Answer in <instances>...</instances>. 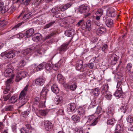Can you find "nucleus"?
Listing matches in <instances>:
<instances>
[{
	"mask_svg": "<svg viewBox=\"0 0 133 133\" xmlns=\"http://www.w3.org/2000/svg\"><path fill=\"white\" fill-rule=\"evenodd\" d=\"M28 86V85H27L19 95L18 99L19 105V108L25 104L27 101L28 98L26 94Z\"/></svg>",
	"mask_w": 133,
	"mask_h": 133,
	"instance_id": "f257e3e1",
	"label": "nucleus"
},
{
	"mask_svg": "<svg viewBox=\"0 0 133 133\" xmlns=\"http://www.w3.org/2000/svg\"><path fill=\"white\" fill-rule=\"evenodd\" d=\"M103 115L101 114L99 116H97L95 115H92L89 116L87 122L90 123V126H94L96 125L97 123L98 120V119L99 118L103 116Z\"/></svg>",
	"mask_w": 133,
	"mask_h": 133,
	"instance_id": "f03ea898",
	"label": "nucleus"
},
{
	"mask_svg": "<svg viewBox=\"0 0 133 133\" xmlns=\"http://www.w3.org/2000/svg\"><path fill=\"white\" fill-rule=\"evenodd\" d=\"M4 75L6 77H11L10 79H11V81L15 75L13 73V70L12 69L10 68H8L5 70L4 72Z\"/></svg>",
	"mask_w": 133,
	"mask_h": 133,
	"instance_id": "7ed1b4c3",
	"label": "nucleus"
},
{
	"mask_svg": "<svg viewBox=\"0 0 133 133\" xmlns=\"http://www.w3.org/2000/svg\"><path fill=\"white\" fill-rule=\"evenodd\" d=\"M27 75L28 73L25 71H22L18 72L16 76V81L19 82L22 78L25 77Z\"/></svg>",
	"mask_w": 133,
	"mask_h": 133,
	"instance_id": "20e7f679",
	"label": "nucleus"
},
{
	"mask_svg": "<svg viewBox=\"0 0 133 133\" xmlns=\"http://www.w3.org/2000/svg\"><path fill=\"white\" fill-rule=\"evenodd\" d=\"M44 123L45 129L47 131H50L52 129L53 124L51 122L48 121H44Z\"/></svg>",
	"mask_w": 133,
	"mask_h": 133,
	"instance_id": "39448f33",
	"label": "nucleus"
},
{
	"mask_svg": "<svg viewBox=\"0 0 133 133\" xmlns=\"http://www.w3.org/2000/svg\"><path fill=\"white\" fill-rule=\"evenodd\" d=\"M69 44V43L68 42L64 43L61 45L57 49V51L59 53L61 54L62 53L68 49V46Z\"/></svg>",
	"mask_w": 133,
	"mask_h": 133,
	"instance_id": "423d86ee",
	"label": "nucleus"
},
{
	"mask_svg": "<svg viewBox=\"0 0 133 133\" xmlns=\"http://www.w3.org/2000/svg\"><path fill=\"white\" fill-rule=\"evenodd\" d=\"M1 56H5L8 58H11L14 57L15 55L13 51H11L8 52L2 53L1 54Z\"/></svg>",
	"mask_w": 133,
	"mask_h": 133,
	"instance_id": "0eeeda50",
	"label": "nucleus"
},
{
	"mask_svg": "<svg viewBox=\"0 0 133 133\" xmlns=\"http://www.w3.org/2000/svg\"><path fill=\"white\" fill-rule=\"evenodd\" d=\"M45 81V78L43 77H40L35 80V84L37 86H42Z\"/></svg>",
	"mask_w": 133,
	"mask_h": 133,
	"instance_id": "6e6552de",
	"label": "nucleus"
},
{
	"mask_svg": "<svg viewBox=\"0 0 133 133\" xmlns=\"http://www.w3.org/2000/svg\"><path fill=\"white\" fill-rule=\"evenodd\" d=\"M107 11V14L108 16L114 17L116 15L115 13V10L112 7L108 9Z\"/></svg>",
	"mask_w": 133,
	"mask_h": 133,
	"instance_id": "1a4fd4ad",
	"label": "nucleus"
},
{
	"mask_svg": "<svg viewBox=\"0 0 133 133\" xmlns=\"http://www.w3.org/2000/svg\"><path fill=\"white\" fill-rule=\"evenodd\" d=\"M103 20H106L105 23L106 25L109 27H111L113 25V22L112 19H106V17L103 18Z\"/></svg>",
	"mask_w": 133,
	"mask_h": 133,
	"instance_id": "9d476101",
	"label": "nucleus"
},
{
	"mask_svg": "<svg viewBox=\"0 0 133 133\" xmlns=\"http://www.w3.org/2000/svg\"><path fill=\"white\" fill-rule=\"evenodd\" d=\"M42 37L41 34L39 33H36L32 36V39L34 41L38 42L41 39Z\"/></svg>",
	"mask_w": 133,
	"mask_h": 133,
	"instance_id": "9b49d317",
	"label": "nucleus"
},
{
	"mask_svg": "<svg viewBox=\"0 0 133 133\" xmlns=\"http://www.w3.org/2000/svg\"><path fill=\"white\" fill-rule=\"evenodd\" d=\"M34 32V29L31 28L26 31L25 33V38H28L31 37Z\"/></svg>",
	"mask_w": 133,
	"mask_h": 133,
	"instance_id": "f8f14e48",
	"label": "nucleus"
},
{
	"mask_svg": "<svg viewBox=\"0 0 133 133\" xmlns=\"http://www.w3.org/2000/svg\"><path fill=\"white\" fill-rule=\"evenodd\" d=\"M11 82V79H9L7 80L6 83V89L3 91V93L4 94H6L10 90V84Z\"/></svg>",
	"mask_w": 133,
	"mask_h": 133,
	"instance_id": "ddd939ff",
	"label": "nucleus"
},
{
	"mask_svg": "<svg viewBox=\"0 0 133 133\" xmlns=\"http://www.w3.org/2000/svg\"><path fill=\"white\" fill-rule=\"evenodd\" d=\"M118 60V58L115 55H113L110 56L109 62L112 65L116 64Z\"/></svg>",
	"mask_w": 133,
	"mask_h": 133,
	"instance_id": "4468645a",
	"label": "nucleus"
},
{
	"mask_svg": "<svg viewBox=\"0 0 133 133\" xmlns=\"http://www.w3.org/2000/svg\"><path fill=\"white\" fill-rule=\"evenodd\" d=\"M72 5L71 3H68L65 5H61L60 6V11H64L70 8Z\"/></svg>",
	"mask_w": 133,
	"mask_h": 133,
	"instance_id": "2eb2a0df",
	"label": "nucleus"
},
{
	"mask_svg": "<svg viewBox=\"0 0 133 133\" xmlns=\"http://www.w3.org/2000/svg\"><path fill=\"white\" fill-rule=\"evenodd\" d=\"M109 88V86L107 84H103L101 87V92L103 95L107 93V92H109L108 90Z\"/></svg>",
	"mask_w": 133,
	"mask_h": 133,
	"instance_id": "dca6fc26",
	"label": "nucleus"
},
{
	"mask_svg": "<svg viewBox=\"0 0 133 133\" xmlns=\"http://www.w3.org/2000/svg\"><path fill=\"white\" fill-rule=\"evenodd\" d=\"M46 65V63L43 62L37 66L35 64H33L32 65L35 66H36V70L37 71H41L44 69Z\"/></svg>",
	"mask_w": 133,
	"mask_h": 133,
	"instance_id": "f3484780",
	"label": "nucleus"
},
{
	"mask_svg": "<svg viewBox=\"0 0 133 133\" xmlns=\"http://www.w3.org/2000/svg\"><path fill=\"white\" fill-rule=\"evenodd\" d=\"M8 9L7 6H3V3L2 2H0V12L3 14L8 11Z\"/></svg>",
	"mask_w": 133,
	"mask_h": 133,
	"instance_id": "a211bd4d",
	"label": "nucleus"
},
{
	"mask_svg": "<svg viewBox=\"0 0 133 133\" xmlns=\"http://www.w3.org/2000/svg\"><path fill=\"white\" fill-rule=\"evenodd\" d=\"M64 58L61 59L57 64H55L54 65H53V69L55 70H57L61 65V63H64Z\"/></svg>",
	"mask_w": 133,
	"mask_h": 133,
	"instance_id": "6ab92c4d",
	"label": "nucleus"
},
{
	"mask_svg": "<svg viewBox=\"0 0 133 133\" xmlns=\"http://www.w3.org/2000/svg\"><path fill=\"white\" fill-rule=\"evenodd\" d=\"M102 24H101L100 25H99L101 27L98 29L96 31V33L97 35H100L101 34L104 32L106 31V29L103 27H101Z\"/></svg>",
	"mask_w": 133,
	"mask_h": 133,
	"instance_id": "aec40b11",
	"label": "nucleus"
},
{
	"mask_svg": "<svg viewBox=\"0 0 133 133\" xmlns=\"http://www.w3.org/2000/svg\"><path fill=\"white\" fill-rule=\"evenodd\" d=\"M89 10V8L85 6H84V15L85 18H87L90 15V13L88 12Z\"/></svg>",
	"mask_w": 133,
	"mask_h": 133,
	"instance_id": "412c9836",
	"label": "nucleus"
},
{
	"mask_svg": "<svg viewBox=\"0 0 133 133\" xmlns=\"http://www.w3.org/2000/svg\"><path fill=\"white\" fill-rule=\"evenodd\" d=\"M48 91V90L47 87H44L41 93V96L44 98L46 97L47 93Z\"/></svg>",
	"mask_w": 133,
	"mask_h": 133,
	"instance_id": "4be33fe9",
	"label": "nucleus"
},
{
	"mask_svg": "<svg viewBox=\"0 0 133 133\" xmlns=\"http://www.w3.org/2000/svg\"><path fill=\"white\" fill-rule=\"evenodd\" d=\"M122 91L121 88L117 89V90L116 91L114 94L115 96L118 97H120L122 95Z\"/></svg>",
	"mask_w": 133,
	"mask_h": 133,
	"instance_id": "5701e85b",
	"label": "nucleus"
},
{
	"mask_svg": "<svg viewBox=\"0 0 133 133\" xmlns=\"http://www.w3.org/2000/svg\"><path fill=\"white\" fill-rule=\"evenodd\" d=\"M18 98L16 96L13 95L10 97V98L9 100V104H14L15 103L17 100Z\"/></svg>",
	"mask_w": 133,
	"mask_h": 133,
	"instance_id": "b1692460",
	"label": "nucleus"
},
{
	"mask_svg": "<svg viewBox=\"0 0 133 133\" xmlns=\"http://www.w3.org/2000/svg\"><path fill=\"white\" fill-rule=\"evenodd\" d=\"M51 89L52 91L55 94H57L59 92V90L57 85L55 84H54L51 87Z\"/></svg>",
	"mask_w": 133,
	"mask_h": 133,
	"instance_id": "393cba45",
	"label": "nucleus"
},
{
	"mask_svg": "<svg viewBox=\"0 0 133 133\" xmlns=\"http://www.w3.org/2000/svg\"><path fill=\"white\" fill-rule=\"evenodd\" d=\"M57 79L58 82L60 83L63 84L65 82V79L61 74H58Z\"/></svg>",
	"mask_w": 133,
	"mask_h": 133,
	"instance_id": "a878e982",
	"label": "nucleus"
},
{
	"mask_svg": "<svg viewBox=\"0 0 133 133\" xmlns=\"http://www.w3.org/2000/svg\"><path fill=\"white\" fill-rule=\"evenodd\" d=\"M106 113L108 115L111 114V116H112L114 113V109L110 107H108L106 110Z\"/></svg>",
	"mask_w": 133,
	"mask_h": 133,
	"instance_id": "bb28decb",
	"label": "nucleus"
},
{
	"mask_svg": "<svg viewBox=\"0 0 133 133\" xmlns=\"http://www.w3.org/2000/svg\"><path fill=\"white\" fill-rule=\"evenodd\" d=\"M32 15V13L31 12L25 13L23 17V20H26L31 17Z\"/></svg>",
	"mask_w": 133,
	"mask_h": 133,
	"instance_id": "cd10ccee",
	"label": "nucleus"
},
{
	"mask_svg": "<svg viewBox=\"0 0 133 133\" xmlns=\"http://www.w3.org/2000/svg\"><path fill=\"white\" fill-rule=\"evenodd\" d=\"M81 116H79L78 115H73L72 117V119L75 122H78L80 121L81 118Z\"/></svg>",
	"mask_w": 133,
	"mask_h": 133,
	"instance_id": "c85d7f7f",
	"label": "nucleus"
},
{
	"mask_svg": "<svg viewBox=\"0 0 133 133\" xmlns=\"http://www.w3.org/2000/svg\"><path fill=\"white\" fill-rule=\"evenodd\" d=\"M69 107V109H70L71 111H74L75 110L76 106L75 103H71L68 105Z\"/></svg>",
	"mask_w": 133,
	"mask_h": 133,
	"instance_id": "c756f323",
	"label": "nucleus"
},
{
	"mask_svg": "<svg viewBox=\"0 0 133 133\" xmlns=\"http://www.w3.org/2000/svg\"><path fill=\"white\" fill-rule=\"evenodd\" d=\"M32 50L30 48H28L23 51L22 54L24 56H25L27 55H29L32 52Z\"/></svg>",
	"mask_w": 133,
	"mask_h": 133,
	"instance_id": "7c9ffc66",
	"label": "nucleus"
},
{
	"mask_svg": "<svg viewBox=\"0 0 133 133\" xmlns=\"http://www.w3.org/2000/svg\"><path fill=\"white\" fill-rule=\"evenodd\" d=\"M83 62L81 60H79L78 63H77L76 68L77 70H79L83 67Z\"/></svg>",
	"mask_w": 133,
	"mask_h": 133,
	"instance_id": "2f4dec72",
	"label": "nucleus"
},
{
	"mask_svg": "<svg viewBox=\"0 0 133 133\" xmlns=\"http://www.w3.org/2000/svg\"><path fill=\"white\" fill-rule=\"evenodd\" d=\"M16 36V37L18 38H22L24 36H25V34H24L22 33H20L17 35H14L12 36L10 38V39H13L15 38V36Z\"/></svg>",
	"mask_w": 133,
	"mask_h": 133,
	"instance_id": "473e14b6",
	"label": "nucleus"
},
{
	"mask_svg": "<svg viewBox=\"0 0 133 133\" xmlns=\"http://www.w3.org/2000/svg\"><path fill=\"white\" fill-rule=\"evenodd\" d=\"M93 94L96 96H98L100 93L99 90L98 88H96L92 90Z\"/></svg>",
	"mask_w": 133,
	"mask_h": 133,
	"instance_id": "72a5a7b5",
	"label": "nucleus"
},
{
	"mask_svg": "<svg viewBox=\"0 0 133 133\" xmlns=\"http://www.w3.org/2000/svg\"><path fill=\"white\" fill-rule=\"evenodd\" d=\"M77 112L79 115L82 117L83 116V108L80 107L78 108L77 110Z\"/></svg>",
	"mask_w": 133,
	"mask_h": 133,
	"instance_id": "f704fd0d",
	"label": "nucleus"
},
{
	"mask_svg": "<svg viewBox=\"0 0 133 133\" xmlns=\"http://www.w3.org/2000/svg\"><path fill=\"white\" fill-rule=\"evenodd\" d=\"M91 23L90 21V20H88L86 23V29H87L88 31L87 33L89 32V31L91 29Z\"/></svg>",
	"mask_w": 133,
	"mask_h": 133,
	"instance_id": "c9c22d12",
	"label": "nucleus"
},
{
	"mask_svg": "<svg viewBox=\"0 0 133 133\" xmlns=\"http://www.w3.org/2000/svg\"><path fill=\"white\" fill-rule=\"evenodd\" d=\"M56 34V33L55 32H53L50 34L47 35L45 38V39H49L51 37H54Z\"/></svg>",
	"mask_w": 133,
	"mask_h": 133,
	"instance_id": "e433bc0d",
	"label": "nucleus"
},
{
	"mask_svg": "<svg viewBox=\"0 0 133 133\" xmlns=\"http://www.w3.org/2000/svg\"><path fill=\"white\" fill-rule=\"evenodd\" d=\"M14 109L13 105H9L6 106L4 108V110L5 111H12Z\"/></svg>",
	"mask_w": 133,
	"mask_h": 133,
	"instance_id": "4c0bfd02",
	"label": "nucleus"
},
{
	"mask_svg": "<svg viewBox=\"0 0 133 133\" xmlns=\"http://www.w3.org/2000/svg\"><path fill=\"white\" fill-rule=\"evenodd\" d=\"M45 67L46 69L48 70L49 71L53 69V64L50 63H48V64H46V65Z\"/></svg>",
	"mask_w": 133,
	"mask_h": 133,
	"instance_id": "58836bf2",
	"label": "nucleus"
},
{
	"mask_svg": "<svg viewBox=\"0 0 133 133\" xmlns=\"http://www.w3.org/2000/svg\"><path fill=\"white\" fill-rule=\"evenodd\" d=\"M105 98L108 100H110L112 97V95L109 92L104 94Z\"/></svg>",
	"mask_w": 133,
	"mask_h": 133,
	"instance_id": "ea45409f",
	"label": "nucleus"
},
{
	"mask_svg": "<svg viewBox=\"0 0 133 133\" xmlns=\"http://www.w3.org/2000/svg\"><path fill=\"white\" fill-rule=\"evenodd\" d=\"M55 23V21L46 24L44 27V29L48 28H49L52 26Z\"/></svg>",
	"mask_w": 133,
	"mask_h": 133,
	"instance_id": "a19ab883",
	"label": "nucleus"
},
{
	"mask_svg": "<svg viewBox=\"0 0 133 133\" xmlns=\"http://www.w3.org/2000/svg\"><path fill=\"white\" fill-rule=\"evenodd\" d=\"M8 23V22L5 20L1 21L0 23V26L4 27Z\"/></svg>",
	"mask_w": 133,
	"mask_h": 133,
	"instance_id": "79ce46f5",
	"label": "nucleus"
},
{
	"mask_svg": "<svg viewBox=\"0 0 133 133\" xmlns=\"http://www.w3.org/2000/svg\"><path fill=\"white\" fill-rule=\"evenodd\" d=\"M102 110V108L100 107H98L96 109V113L93 115L98 116V115L101 113Z\"/></svg>",
	"mask_w": 133,
	"mask_h": 133,
	"instance_id": "37998d69",
	"label": "nucleus"
},
{
	"mask_svg": "<svg viewBox=\"0 0 133 133\" xmlns=\"http://www.w3.org/2000/svg\"><path fill=\"white\" fill-rule=\"evenodd\" d=\"M11 93L12 92H11L8 95L3 96V97L4 101H6L9 99L11 96Z\"/></svg>",
	"mask_w": 133,
	"mask_h": 133,
	"instance_id": "c03bdc74",
	"label": "nucleus"
},
{
	"mask_svg": "<svg viewBox=\"0 0 133 133\" xmlns=\"http://www.w3.org/2000/svg\"><path fill=\"white\" fill-rule=\"evenodd\" d=\"M26 64V63L24 60H21L19 64V67H23Z\"/></svg>",
	"mask_w": 133,
	"mask_h": 133,
	"instance_id": "a18cd8bd",
	"label": "nucleus"
},
{
	"mask_svg": "<svg viewBox=\"0 0 133 133\" xmlns=\"http://www.w3.org/2000/svg\"><path fill=\"white\" fill-rule=\"evenodd\" d=\"M24 22H23L19 23L17 25H16L14 26L12 28V30H16L17 28L20 27V26L22 25L23 24Z\"/></svg>",
	"mask_w": 133,
	"mask_h": 133,
	"instance_id": "49530a36",
	"label": "nucleus"
},
{
	"mask_svg": "<svg viewBox=\"0 0 133 133\" xmlns=\"http://www.w3.org/2000/svg\"><path fill=\"white\" fill-rule=\"evenodd\" d=\"M127 121L130 123H132L133 122V116L129 115L127 119Z\"/></svg>",
	"mask_w": 133,
	"mask_h": 133,
	"instance_id": "de8ad7c7",
	"label": "nucleus"
},
{
	"mask_svg": "<svg viewBox=\"0 0 133 133\" xmlns=\"http://www.w3.org/2000/svg\"><path fill=\"white\" fill-rule=\"evenodd\" d=\"M39 114L43 116L46 115L47 114L46 110H40L39 111Z\"/></svg>",
	"mask_w": 133,
	"mask_h": 133,
	"instance_id": "09e8293b",
	"label": "nucleus"
},
{
	"mask_svg": "<svg viewBox=\"0 0 133 133\" xmlns=\"http://www.w3.org/2000/svg\"><path fill=\"white\" fill-rule=\"evenodd\" d=\"M103 10L102 9H98L96 13V15H98L101 16L103 14Z\"/></svg>",
	"mask_w": 133,
	"mask_h": 133,
	"instance_id": "8fccbe9b",
	"label": "nucleus"
},
{
	"mask_svg": "<svg viewBox=\"0 0 133 133\" xmlns=\"http://www.w3.org/2000/svg\"><path fill=\"white\" fill-rule=\"evenodd\" d=\"M29 111L28 110H26L22 112V116L23 117H26L29 114Z\"/></svg>",
	"mask_w": 133,
	"mask_h": 133,
	"instance_id": "3c124183",
	"label": "nucleus"
},
{
	"mask_svg": "<svg viewBox=\"0 0 133 133\" xmlns=\"http://www.w3.org/2000/svg\"><path fill=\"white\" fill-rule=\"evenodd\" d=\"M122 83V82L121 79H120L119 81H118L117 85V89H118L120 88H121V89H122V86L121 84Z\"/></svg>",
	"mask_w": 133,
	"mask_h": 133,
	"instance_id": "603ef678",
	"label": "nucleus"
},
{
	"mask_svg": "<svg viewBox=\"0 0 133 133\" xmlns=\"http://www.w3.org/2000/svg\"><path fill=\"white\" fill-rule=\"evenodd\" d=\"M123 128V126L121 124H117L116 127V130H117L118 131H121V130Z\"/></svg>",
	"mask_w": 133,
	"mask_h": 133,
	"instance_id": "864d4df0",
	"label": "nucleus"
},
{
	"mask_svg": "<svg viewBox=\"0 0 133 133\" xmlns=\"http://www.w3.org/2000/svg\"><path fill=\"white\" fill-rule=\"evenodd\" d=\"M20 131L21 133H29V130L25 128H21Z\"/></svg>",
	"mask_w": 133,
	"mask_h": 133,
	"instance_id": "5fc2aeb1",
	"label": "nucleus"
},
{
	"mask_svg": "<svg viewBox=\"0 0 133 133\" xmlns=\"http://www.w3.org/2000/svg\"><path fill=\"white\" fill-rule=\"evenodd\" d=\"M115 120L114 119H111L108 120L107 121V123L110 125H113L114 123Z\"/></svg>",
	"mask_w": 133,
	"mask_h": 133,
	"instance_id": "6e6d98bb",
	"label": "nucleus"
},
{
	"mask_svg": "<svg viewBox=\"0 0 133 133\" xmlns=\"http://www.w3.org/2000/svg\"><path fill=\"white\" fill-rule=\"evenodd\" d=\"M65 35L68 37H70L72 35L71 34V31H70L68 30H66L65 32Z\"/></svg>",
	"mask_w": 133,
	"mask_h": 133,
	"instance_id": "4d7b16f0",
	"label": "nucleus"
},
{
	"mask_svg": "<svg viewBox=\"0 0 133 133\" xmlns=\"http://www.w3.org/2000/svg\"><path fill=\"white\" fill-rule=\"evenodd\" d=\"M58 112L62 115H63L64 114V110L63 108H61L59 109L58 110Z\"/></svg>",
	"mask_w": 133,
	"mask_h": 133,
	"instance_id": "13d9d810",
	"label": "nucleus"
},
{
	"mask_svg": "<svg viewBox=\"0 0 133 133\" xmlns=\"http://www.w3.org/2000/svg\"><path fill=\"white\" fill-rule=\"evenodd\" d=\"M132 64L131 63H128L127 66V68L128 71H130L132 68Z\"/></svg>",
	"mask_w": 133,
	"mask_h": 133,
	"instance_id": "bf43d9fd",
	"label": "nucleus"
},
{
	"mask_svg": "<svg viewBox=\"0 0 133 133\" xmlns=\"http://www.w3.org/2000/svg\"><path fill=\"white\" fill-rule=\"evenodd\" d=\"M83 11V6L81 5L78 9V12L80 14H82Z\"/></svg>",
	"mask_w": 133,
	"mask_h": 133,
	"instance_id": "052dcab7",
	"label": "nucleus"
},
{
	"mask_svg": "<svg viewBox=\"0 0 133 133\" xmlns=\"http://www.w3.org/2000/svg\"><path fill=\"white\" fill-rule=\"evenodd\" d=\"M77 87V86L76 85L74 84L70 86V88L71 90H75Z\"/></svg>",
	"mask_w": 133,
	"mask_h": 133,
	"instance_id": "680f3d73",
	"label": "nucleus"
},
{
	"mask_svg": "<svg viewBox=\"0 0 133 133\" xmlns=\"http://www.w3.org/2000/svg\"><path fill=\"white\" fill-rule=\"evenodd\" d=\"M108 47V46L106 44L104 45L102 48V50L103 51H105L107 49Z\"/></svg>",
	"mask_w": 133,
	"mask_h": 133,
	"instance_id": "e2e57ef3",
	"label": "nucleus"
},
{
	"mask_svg": "<svg viewBox=\"0 0 133 133\" xmlns=\"http://www.w3.org/2000/svg\"><path fill=\"white\" fill-rule=\"evenodd\" d=\"M83 19L80 20L78 22L76 25L79 26L81 25H82L83 24Z\"/></svg>",
	"mask_w": 133,
	"mask_h": 133,
	"instance_id": "0e129e2a",
	"label": "nucleus"
},
{
	"mask_svg": "<svg viewBox=\"0 0 133 133\" xmlns=\"http://www.w3.org/2000/svg\"><path fill=\"white\" fill-rule=\"evenodd\" d=\"M62 98L61 97H58L56 98L55 101L58 103L62 102Z\"/></svg>",
	"mask_w": 133,
	"mask_h": 133,
	"instance_id": "69168bd1",
	"label": "nucleus"
},
{
	"mask_svg": "<svg viewBox=\"0 0 133 133\" xmlns=\"http://www.w3.org/2000/svg\"><path fill=\"white\" fill-rule=\"evenodd\" d=\"M126 107L124 106H123L120 108V110H122V111L125 112L126 111Z\"/></svg>",
	"mask_w": 133,
	"mask_h": 133,
	"instance_id": "338daca9",
	"label": "nucleus"
},
{
	"mask_svg": "<svg viewBox=\"0 0 133 133\" xmlns=\"http://www.w3.org/2000/svg\"><path fill=\"white\" fill-rule=\"evenodd\" d=\"M31 0H25L23 3L25 5H28L30 3Z\"/></svg>",
	"mask_w": 133,
	"mask_h": 133,
	"instance_id": "774afa93",
	"label": "nucleus"
}]
</instances>
